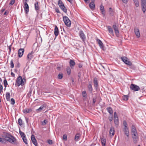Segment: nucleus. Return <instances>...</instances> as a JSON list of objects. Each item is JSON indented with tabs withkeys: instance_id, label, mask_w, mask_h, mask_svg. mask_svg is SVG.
Instances as JSON below:
<instances>
[{
	"instance_id": "1",
	"label": "nucleus",
	"mask_w": 146,
	"mask_h": 146,
	"mask_svg": "<svg viewBox=\"0 0 146 146\" xmlns=\"http://www.w3.org/2000/svg\"><path fill=\"white\" fill-rule=\"evenodd\" d=\"M6 141H8L11 143L16 144V139L11 135L7 134L5 137Z\"/></svg>"
},
{
	"instance_id": "2",
	"label": "nucleus",
	"mask_w": 146,
	"mask_h": 146,
	"mask_svg": "<svg viewBox=\"0 0 146 146\" xmlns=\"http://www.w3.org/2000/svg\"><path fill=\"white\" fill-rule=\"evenodd\" d=\"M26 79L25 78L23 79L21 76H19L17 79L15 84V86H18L20 85L23 86L25 83Z\"/></svg>"
},
{
	"instance_id": "3",
	"label": "nucleus",
	"mask_w": 146,
	"mask_h": 146,
	"mask_svg": "<svg viewBox=\"0 0 146 146\" xmlns=\"http://www.w3.org/2000/svg\"><path fill=\"white\" fill-rule=\"evenodd\" d=\"M123 126H124L123 131H124V134L127 137H128L129 134V129L127 127V124L125 120L123 121Z\"/></svg>"
},
{
	"instance_id": "4",
	"label": "nucleus",
	"mask_w": 146,
	"mask_h": 146,
	"mask_svg": "<svg viewBox=\"0 0 146 146\" xmlns=\"http://www.w3.org/2000/svg\"><path fill=\"white\" fill-rule=\"evenodd\" d=\"M36 44H36L35 43L34 44L32 47V49H33V51H31V52L29 53L27 55V58L29 61L31 60L33 57V54L36 50V48L35 49L34 47L35 46H36V47L37 46Z\"/></svg>"
},
{
	"instance_id": "5",
	"label": "nucleus",
	"mask_w": 146,
	"mask_h": 146,
	"mask_svg": "<svg viewBox=\"0 0 146 146\" xmlns=\"http://www.w3.org/2000/svg\"><path fill=\"white\" fill-rule=\"evenodd\" d=\"M58 4L60 9L65 13H66L67 10L61 0H59L58 1Z\"/></svg>"
},
{
	"instance_id": "6",
	"label": "nucleus",
	"mask_w": 146,
	"mask_h": 146,
	"mask_svg": "<svg viewBox=\"0 0 146 146\" xmlns=\"http://www.w3.org/2000/svg\"><path fill=\"white\" fill-rule=\"evenodd\" d=\"M63 20L66 26L68 27L70 26L71 22L67 17L66 16H64L63 17Z\"/></svg>"
},
{
	"instance_id": "7",
	"label": "nucleus",
	"mask_w": 146,
	"mask_h": 146,
	"mask_svg": "<svg viewBox=\"0 0 146 146\" xmlns=\"http://www.w3.org/2000/svg\"><path fill=\"white\" fill-rule=\"evenodd\" d=\"M142 11L144 13L146 11V0H141Z\"/></svg>"
},
{
	"instance_id": "8",
	"label": "nucleus",
	"mask_w": 146,
	"mask_h": 146,
	"mask_svg": "<svg viewBox=\"0 0 146 146\" xmlns=\"http://www.w3.org/2000/svg\"><path fill=\"white\" fill-rule=\"evenodd\" d=\"M130 88L135 91H138L139 90L140 88L139 86L134 84H132L130 86Z\"/></svg>"
},
{
	"instance_id": "9",
	"label": "nucleus",
	"mask_w": 146,
	"mask_h": 146,
	"mask_svg": "<svg viewBox=\"0 0 146 146\" xmlns=\"http://www.w3.org/2000/svg\"><path fill=\"white\" fill-rule=\"evenodd\" d=\"M79 35L82 40L84 41L86 39V37L83 31H80L79 32Z\"/></svg>"
},
{
	"instance_id": "10",
	"label": "nucleus",
	"mask_w": 146,
	"mask_h": 146,
	"mask_svg": "<svg viewBox=\"0 0 146 146\" xmlns=\"http://www.w3.org/2000/svg\"><path fill=\"white\" fill-rule=\"evenodd\" d=\"M46 105L45 104L42 105L39 108L36 110V111L37 112H41L42 110L45 108H46Z\"/></svg>"
},
{
	"instance_id": "11",
	"label": "nucleus",
	"mask_w": 146,
	"mask_h": 146,
	"mask_svg": "<svg viewBox=\"0 0 146 146\" xmlns=\"http://www.w3.org/2000/svg\"><path fill=\"white\" fill-rule=\"evenodd\" d=\"M31 140L35 146H37V143L35 136L32 135L31 136Z\"/></svg>"
},
{
	"instance_id": "12",
	"label": "nucleus",
	"mask_w": 146,
	"mask_h": 146,
	"mask_svg": "<svg viewBox=\"0 0 146 146\" xmlns=\"http://www.w3.org/2000/svg\"><path fill=\"white\" fill-rule=\"evenodd\" d=\"M134 32L136 36L139 38L140 36V33L139 29L137 27H135L134 30Z\"/></svg>"
},
{
	"instance_id": "13",
	"label": "nucleus",
	"mask_w": 146,
	"mask_h": 146,
	"mask_svg": "<svg viewBox=\"0 0 146 146\" xmlns=\"http://www.w3.org/2000/svg\"><path fill=\"white\" fill-rule=\"evenodd\" d=\"M115 129L114 128L111 127L110 128V135L111 137H113L115 134Z\"/></svg>"
},
{
	"instance_id": "14",
	"label": "nucleus",
	"mask_w": 146,
	"mask_h": 146,
	"mask_svg": "<svg viewBox=\"0 0 146 146\" xmlns=\"http://www.w3.org/2000/svg\"><path fill=\"white\" fill-rule=\"evenodd\" d=\"M24 10L25 11V13L26 14H27L29 11V8L28 4L26 2L24 3Z\"/></svg>"
},
{
	"instance_id": "15",
	"label": "nucleus",
	"mask_w": 146,
	"mask_h": 146,
	"mask_svg": "<svg viewBox=\"0 0 146 146\" xmlns=\"http://www.w3.org/2000/svg\"><path fill=\"white\" fill-rule=\"evenodd\" d=\"M24 49L23 48H20L18 51V54L19 57H21L24 53Z\"/></svg>"
},
{
	"instance_id": "16",
	"label": "nucleus",
	"mask_w": 146,
	"mask_h": 146,
	"mask_svg": "<svg viewBox=\"0 0 146 146\" xmlns=\"http://www.w3.org/2000/svg\"><path fill=\"white\" fill-rule=\"evenodd\" d=\"M96 40L98 44H99V46L101 48L103 49V48H104V46L102 41H101L98 38Z\"/></svg>"
},
{
	"instance_id": "17",
	"label": "nucleus",
	"mask_w": 146,
	"mask_h": 146,
	"mask_svg": "<svg viewBox=\"0 0 146 146\" xmlns=\"http://www.w3.org/2000/svg\"><path fill=\"white\" fill-rule=\"evenodd\" d=\"M94 2L92 1L89 4V7L90 9L92 10H94L95 8V4Z\"/></svg>"
},
{
	"instance_id": "18",
	"label": "nucleus",
	"mask_w": 146,
	"mask_h": 146,
	"mask_svg": "<svg viewBox=\"0 0 146 146\" xmlns=\"http://www.w3.org/2000/svg\"><path fill=\"white\" fill-rule=\"evenodd\" d=\"M54 34L56 36H57L59 34V31L58 28L56 25L54 28Z\"/></svg>"
},
{
	"instance_id": "19",
	"label": "nucleus",
	"mask_w": 146,
	"mask_h": 146,
	"mask_svg": "<svg viewBox=\"0 0 146 146\" xmlns=\"http://www.w3.org/2000/svg\"><path fill=\"white\" fill-rule=\"evenodd\" d=\"M32 111V110L30 108H26L23 110V112L24 113H27L31 112Z\"/></svg>"
},
{
	"instance_id": "20",
	"label": "nucleus",
	"mask_w": 146,
	"mask_h": 146,
	"mask_svg": "<svg viewBox=\"0 0 146 146\" xmlns=\"http://www.w3.org/2000/svg\"><path fill=\"white\" fill-rule=\"evenodd\" d=\"M81 136L80 135L79 133H77L75 136L74 140L76 141H78L79 140V139Z\"/></svg>"
},
{
	"instance_id": "21",
	"label": "nucleus",
	"mask_w": 146,
	"mask_h": 146,
	"mask_svg": "<svg viewBox=\"0 0 146 146\" xmlns=\"http://www.w3.org/2000/svg\"><path fill=\"white\" fill-rule=\"evenodd\" d=\"M94 87L96 88H97L98 87V82L97 78H94Z\"/></svg>"
},
{
	"instance_id": "22",
	"label": "nucleus",
	"mask_w": 146,
	"mask_h": 146,
	"mask_svg": "<svg viewBox=\"0 0 146 146\" xmlns=\"http://www.w3.org/2000/svg\"><path fill=\"white\" fill-rule=\"evenodd\" d=\"M69 63L70 66L71 68H72V66H74L75 64V62L72 60H70V61Z\"/></svg>"
},
{
	"instance_id": "23",
	"label": "nucleus",
	"mask_w": 146,
	"mask_h": 146,
	"mask_svg": "<svg viewBox=\"0 0 146 146\" xmlns=\"http://www.w3.org/2000/svg\"><path fill=\"white\" fill-rule=\"evenodd\" d=\"M114 121L115 124V125L116 127H117L119 125V121L118 117H115L114 118Z\"/></svg>"
},
{
	"instance_id": "24",
	"label": "nucleus",
	"mask_w": 146,
	"mask_h": 146,
	"mask_svg": "<svg viewBox=\"0 0 146 146\" xmlns=\"http://www.w3.org/2000/svg\"><path fill=\"white\" fill-rule=\"evenodd\" d=\"M108 29L109 33L113 35V31L111 27L110 26H108Z\"/></svg>"
},
{
	"instance_id": "25",
	"label": "nucleus",
	"mask_w": 146,
	"mask_h": 146,
	"mask_svg": "<svg viewBox=\"0 0 146 146\" xmlns=\"http://www.w3.org/2000/svg\"><path fill=\"white\" fill-rule=\"evenodd\" d=\"M10 94L9 92H7L6 93V98L7 101L10 100Z\"/></svg>"
},
{
	"instance_id": "26",
	"label": "nucleus",
	"mask_w": 146,
	"mask_h": 146,
	"mask_svg": "<svg viewBox=\"0 0 146 146\" xmlns=\"http://www.w3.org/2000/svg\"><path fill=\"white\" fill-rule=\"evenodd\" d=\"M101 142L102 145L103 146H105L106 143V139L105 138H102L101 139Z\"/></svg>"
},
{
	"instance_id": "27",
	"label": "nucleus",
	"mask_w": 146,
	"mask_h": 146,
	"mask_svg": "<svg viewBox=\"0 0 146 146\" xmlns=\"http://www.w3.org/2000/svg\"><path fill=\"white\" fill-rule=\"evenodd\" d=\"M109 12L111 16H113L114 14V12L113 10L111 8H110L109 10Z\"/></svg>"
},
{
	"instance_id": "28",
	"label": "nucleus",
	"mask_w": 146,
	"mask_h": 146,
	"mask_svg": "<svg viewBox=\"0 0 146 146\" xmlns=\"http://www.w3.org/2000/svg\"><path fill=\"white\" fill-rule=\"evenodd\" d=\"M88 88L89 91L92 93L93 90V89L92 88V84L91 83H89L88 86Z\"/></svg>"
},
{
	"instance_id": "29",
	"label": "nucleus",
	"mask_w": 146,
	"mask_h": 146,
	"mask_svg": "<svg viewBox=\"0 0 146 146\" xmlns=\"http://www.w3.org/2000/svg\"><path fill=\"white\" fill-rule=\"evenodd\" d=\"M108 111L110 113V114H112L113 111V110L112 109L111 107H109L107 108Z\"/></svg>"
},
{
	"instance_id": "30",
	"label": "nucleus",
	"mask_w": 146,
	"mask_h": 146,
	"mask_svg": "<svg viewBox=\"0 0 146 146\" xmlns=\"http://www.w3.org/2000/svg\"><path fill=\"white\" fill-rule=\"evenodd\" d=\"M132 133H137V131L134 125H132V130H131Z\"/></svg>"
},
{
	"instance_id": "31",
	"label": "nucleus",
	"mask_w": 146,
	"mask_h": 146,
	"mask_svg": "<svg viewBox=\"0 0 146 146\" xmlns=\"http://www.w3.org/2000/svg\"><path fill=\"white\" fill-rule=\"evenodd\" d=\"M121 59L124 63L126 62V61L127 60V58L125 56H123L121 57Z\"/></svg>"
},
{
	"instance_id": "32",
	"label": "nucleus",
	"mask_w": 146,
	"mask_h": 146,
	"mask_svg": "<svg viewBox=\"0 0 146 146\" xmlns=\"http://www.w3.org/2000/svg\"><path fill=\"white\" fill-rule=\"evenodd\" d=\"M63 76V74L62 73H60L58 76V78L59 79H61Z\"/></svg>"
},
{
	"instance_id": "33",
	"label": "nucleus",
	"mask_w": 146,
	"mask_h": 146,
	"mask_svg": "<svg viewBox=\"0 0 146 146\" xmlns=\"http://www.w3.org/2000/svg\"><path fill=\"white\" fill-rule=\"evenodd\" d=\"M35 9L36 10H38L39 9V8L38 7V2H37L35 3Z\"/></svg>"
},
{
	"instance_id": "34",
	"label": "nucleus",
	"mask_w": 146,
	"mask_h": 146,
	"mask_svg": "<svg viewBox=\"0 0 146 146\" xmlns=\"http://www.w3.org/2000/svg\"><path fill=\"white\" fill-rule=\"evenodd\" d=\"M22 138L23 141L24 142V143L25 144H28L27 141V139L26 137V136L25 137L24 136V137Z\"/></svg>"
},
{
	"instance_id": "35",
	"label": "nucleus",
	"mask_w": 146,
	"mask_h": 146,
	"mask_svg": "<svg viewBox=\"0 0 146 146\" xmlns=\"http://www.w3.org/2000/svg\"><path fill=\"white\" fill-rule=\"evenodd\" d=\"M18 123L21 126L22 125V120L21 118H19L18 119Z\"/></svg>"
},
{
	"instance_id": "36",
	"label": "nucleus",
	"mask_w": 146,
	"mask_h": 146,
	"mask_svg": "<svg viewBox=\"0 0 146 146\" xmlns=\"http://www.w3.org/2000/svg\"><path fill=\"white\" fill-rule=\"evenodd\" d=\"M19 134L22 138L24 137V136H25V133L22 132L20 130L19 131Z\"/></svg>"
},
{
	"instance_id": "37",
	"label": "nucleus",
	"mask_w": 146,
	"mask_h": 146,
	"mask_svg": "<svg viewBox=\"0 0 146 146\" xmlns=\"http://www.w3.org/2000/svg\"><path fill=\"white\" fill-rule=\"evenodd\" d=\"M66 71L68 75H70L71 73V70L70 67H68L66 68Z\"/></svg>"
},
{
	"instance_id": "38",
	"label": "nucleus",
	"mask_w": 146,
	"mask_h": 146,
	"mask_svg": "<svg viewBox=\"0 0 146 146\" xmlns=\"http://www.w3.org/2000/svg\"><path fill=\"white\" fill-rule=\"evenodd\" d=\"M3 83H4V86H5V88H6L7 86L8 85L7 81L6 79H4V80Z\"/></svg>"
},
{
	"instance_id": "39",
	"label": "nucleus",
	"mask_w": 146,
	"mask_h": 146,
	"mask_svg": "<svg viewBox=\"0 0 146 146\" xmlns=\"http://www.w3.org/2000/svg\"><path fill=\"white\" fill-rule=\"evenodd\" d=\"M0 142L2 143H5L6 142V140L5 139V138L4 139L0 137Z\"/></svg>"
},
{
	"instance_id": "40",
	"label": "nucleus",
	"mask_w": 146,
	"mask_h": 146,
	"mask_svg": "<svg viewBox=\"0 0 146 146\" xmlns=\"http://www.w3.org/2000/svg\"><path fill=\"white\" fill-rule=\"evenodd\" d=\"M137 133H132V134L133 135V138L134 140L135 139H136L137 138V137L136 135V134Z\"/></svg>"
},
{
	"instance_id": "41",
	"label": "nucleus",
	"mask_w": 146,
	"mask_h": 146,
	"mask_svg": "<svg viewBox=\"0 0 146 146\" xmlns=\"http://www.w3.org/2000/svg\"><path fill=\"white\" fill-rule=\"evenodd\" d=\"M125 63L127 65H128L129 66H131L132 65V63L131 62L129 61H128L127 60V61H126V62H125Z\"/></svg>"
},
{
	"instance_id": "42",
	"label": "nucleus",
	"mask_w": 146,
	"mask_h": 146,
	"mask_svg": "<svg viewBox=\"0 0 146 146\" xmlns=\"http://www.w3.org/2000/svg\"><path fill=\"white\" fill-rule=\"evenodd\" d=\"M134 2V3L135 4V6L137 7H138L139 6V1L138 0H137V1H135Z\"/></svg>"
},
{
	"instance_id": "43",
	"label": "nucleus",
	"mask_w": 146,
	"mask_h": 146,
	"mask_svg": "<svg viewBox=\"0 0 146 146\" xmlns=\"http://www.w3.org/2000/svg\"><path fill=\"white\" fill-rule=\"evenodd\" d=\"M113 27L114 30L115 31L117 30H118V27L117 26L115 25H113Z\"/></svg>"
},
{
	"instance_id": "44",
	"label": "nucleus",
	"mask_w": 146,
	"mask_h": 146,
	"mask_svg": "<svg viewBox=\"0 0 146 146\" xmlns=\"http://www.w3.org/2000/svg\"><path fill=\"white\" fill-rule=\"evenodd\" d=\"M82 94L84 97H86V91H83L82 92Z\"/></svg>"
},
{
	"instance_id": "45",
	"label": "nucleus",
	"mask_w": 146,
	"mask_h": 146,
	"mask_svg": "<svg viewBox=\"0 0 146 146\" xmlns=\"http://www.w3.org/2000/svg\"><path fill=\"white\" fill-rule=\"evenodd\" d=\"M10 67L11 68H13L14 67V64L13 62V60H12L10 62Z\"/></svg>"
},
{
	"instance_id": "46",
	"label": "nucleus",
	"mask_w": 146,
	"mask_h": 146,
	"mask_svg": "<svg viewBox=\"0 0 146 146\" xmlns=\"http://www.w3.org/2000/svg\"><path fill=\"white\" fill-rule=\"evenodd\" d=\"M15 102V100L13 98H12L11 100V103L12 105H14Z\"/></svg>"
},
{
	"instance_id": "47",
	"label": "nucleus",
	"mask_w": 146,
	"mask_h": 146,
	"mask_svg": "<svg viewBox=\"0 0 146 146\" xmlns=\"http://www.w3.org/2000/svg\"><path fill=\"white\" fill-rule=\"evenodd\" d=\"M100 11L103 16H105L106 15V12L105 10H101Z\"/></svg>"
},
{
	"instance_id": "48",
	"label": "nucleus",
	"mask_w": 146,
	"mask_h": 146,
	"mask_svg": "<svg viewBox=\"0 0 146 146\" xmlns=\"http://www.w3.org/2000/svg\"><path fill=\"white\" fill-rule=\"evenodd\" d=\"M123 100H126L127 101L128 99V96L127 95H125L123 97Z\"/></svg>"
},
{
	"instance_id": "49",
	"label": "nucleus",
	"mask_w": 146,
	"mask_h": 146,
	"mask_svg": "<svg viewBox=\"0 0 146 146\" xmlns=\"http://www.w3.org/2000/svg\"><path fill=\"white\" fill-rule=\"evenodd\" d=\"M15 2V0H11V1H10V2L9 3V5H12Z\"/></svg>"
},
{
	"instance_id": "50",
	"label": "nucleus",
	"mask_w": 146,
	"mask_h": 146,
	"mask_svg": "<svg viewBox=\"0 0 146 146\" xmlns=\"http://www.w3.org/2000/svg\"><path fill=\"white\" fill-rule=\"evenodd\" d=\"M47 123V121L46 119H44L42 122L43 125H45Z\"/></svg>"
},
{
	"instance_id": "51",
	"label": "nucleus",
	"mask_w": 146,
	"mask_h": 146,
	"mask_svg": "<svg viewBox=\"0 0 146 146\" xmlns=\"http://www.w3.org/2000/svg\"><path fill=\"white\" fill-rule=\"evenodd\" d=\"M3 89V86L2 84H0V94L1 93V92L2 91Z\"/></svg>"
},
{
	"instance_id": "52",
	"label": "nucleus",
	"mask_w": 146,
	"mask_h": 146,
	"mask_svg": "<svg viewBox=\"0 0 146 146\" xmlns=\"http://www.w3.org/2000/svg\"><path fill=\"white\" fill-rule=\"evenodd\" d=\"M63 138L64 140H67V136L66 135H64L63 136Z\"/></svg>"
},
{
	"instance_id": "53",
	"label": "nucleus",
	"mask_w": 146,
	"mask_h": 146,
	"mask_svg": "<svg viewBox=\"0 0 146 146\" xmlns=\"http://www.w3.org/2000/svg\"><path fill=\"white\" fill-rule=\"evenodd\" d=\"M96 100V98H93V104H95V103Z\"/></svg>"
},
{
	"instance_id": "54",
	"label": "nucleus",
	"mask_w": 146,
	"mask_h": 146,
	"mask_svg": "<svg viewBox=\"0 0 146 146\" xmlns=\"http://www.w3.org/2000/svg\"><path fill=\"white\" fill-rule=\"evenodd\" d=\"M115 31V32L117 36L118 35H119V31L118 30H117L115 31Z\"/></svg>"
},
{
	"instance_id": "55",
	"label": "nucleus",
	"mask_w": 146,
	"mask_h": 146,
	"mask_svg": "<svg viewBox=\"0 0 146 146\" xmlns=\"http://www.w3.org/2000/svg\"><path fill=\"white\" fill-rule=\"evenodd\" d=\"M124 3L127 4L129 0H121Z\"/></svg>"
},
{
	"instance_id": "56",
	"label": "nucleus",
	"mask_w": 146,
	"mask_h": 146,
	"mask_svg": "<svg viewBox=\"0 0 146 146\" xmlns=\"http://www.w3.org/2000/svg\"><path fill=\"white\" fill-rule=\"evenodd\" d=\"M48 143L50 145L52 144V141L51 140H48Z\"/></svg>"
},
{
	"instance_id": "57",
	"label": "nucleus",
	"mask_w": 146,
	"mask_h": 146,
	"mask_svg": "<svg viewBox=\"0 0 146 146\" xmlns=\"http://www.w3.org/2000/svg\"><path fill=\"white\" fill-rule=\"evenodd\" d=\"M9 54H10L11 50V45H10L9 46Z\"/></svg>"
},
{
	"instance_id": "58",
	"label": "nucleus",
	"mask_w": 146,
	"mask_h": 146,
	"mask_svg": "<svg viewBox=\"0 0 146 146\" xmlns=\"http://www.w3.org/2000/svg\"><path fill=\"white\" fill-rule=\"evenodd\" d=\"M100 10L104 9V6L102 5H101L100 6Z\"/></svg>"
},
{
	"instance_id": "59",
	"label": "nucleus",
	"mask_w": 146,
	"mask_h": 146,
	"mask_svg": "<svg viewBox=\"0 0 146 146\" xmlns=\"http://www.w3.org/2000/svg\"><path fill=\"white\" fill-rule=\"evenodd\" d=\"M20 66V63L18 62L17 64L15 66V67L17 68H19Z\"/></svg>"
},
{
	"instance_id": "60",
	"label": "nucleus",
	"mask_w": 146,
	"mask_h": 146,
	"mask_svg": "<svg viewBox=\"0 0 146 146\" xmlns=\"http://www.w3.org/2000/svg\"><path fill=\"white\" fill-rule=\"evenodd\" d=\"M114 118H115V117H118L117 116V114L115 112L114 113Z\"/></svg>"
},
{
	"instance_id": "61",
	"label": "nucleus",
	"mask_w": 146,
	"mask_h": 146,
	"mask_svg": "<svg viewBox=\"0 0 146 146\" xmlns=\"http://www.w3.org/2000/svg\"><path fill=\"white\" fill-rule=\"evenodd\" d=\"M9 11H5L4 15H7L9 13Z\"/></svg>"
},
{
	"instance_id": "62",
	"label": "nucleus",
	"mask_w": 146,
	"mask_h": 146,
	"mask_svg": "<svg viewBox=\"0 0 146 146\" xmlns=\"http://www.w3.org/2000/svg\"><path fill=\"white\" fill-rule=\"evenodd\" d=\"M109 119L110 121H111L113 119V118L112 116L109 117Z\"/></svg>"
},
{
	"instance_id": "63",
	"label": "nucleus",
	"mask_w": 146,
	"mask_h": 146,
	"mask_svg": "<svg viewBox=\"0 0 146 146\" xmlns=\"http://www.w3.org/2000/svg\"><path fill=\"white\" fill-rule=\"evenodd\" d=\"M67 0L70 3H71L72 4L74 0Z\"/></svg>"
},
{
	"instance_id": "64",
	"label": "nucleus",
	"mask_w": 146,
	"mask_h": 146,
	"mask_svg": "<svg viewBox=\"0 0 146 146\" xmlns=\"http://www.w3.org/2000/svg\"><path fill=\"white\" fill-rule=\"evenodd\" d=\"M82 66V65L81 64H79L78 65V67L79 68H81Z\"/></svg>"
}]
</instances>
